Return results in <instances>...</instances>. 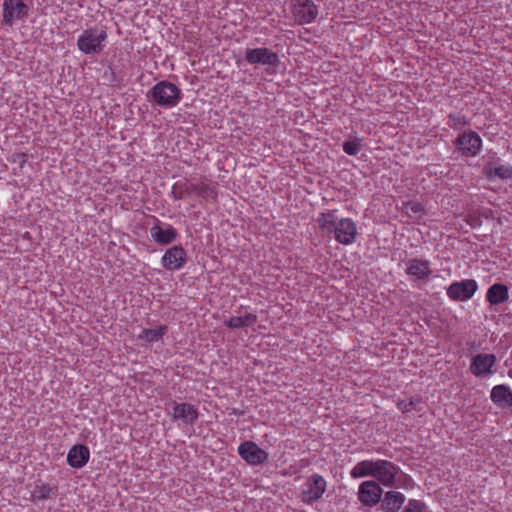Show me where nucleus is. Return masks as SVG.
I'll return each instance as SVG.
<instances>
[{
	"label": "nucleus",
	"instance_id": "36",
	"mask_svg": "<svg viewBox=\"0 0 512 512\" xmlns=\"http://www.w3.org/2000/svg\"><path fill=\"white\" fill-rule=\"evenodd\" d=\"M353 147H354V156H356L357 153L360 151V148H361L360 140L357 139L356 137H354Z\"/></svg>",
	"mask_w": 512,
	"mask_h": 512
},
{
	"label": "nucleus",
	"instance_id": "29",
	"mask_svg": "<svg viewBox=\"0 0 512 512\" xmlns=\"http://www.w3.org/2000/svg\"><path fill=\"white\" fill-rule=\"evenodd\" d=\"M32 496L36 500H46L56 496V489L48 484H37L34 488Z\"/></svg>",
	"mask_w": 512,
	"mask_h": 512
},
{
	"label": "nucleus",
	"instance_id": "30",
	"mask_svg": "<svg viewBox=\"0 0 512 512\" xmlns=\"http://www.w3.org/2000/svg\"><path fill=\"white\" fill-rule=\"evenodd\" d=\"M338 220V217L334 213H327L322 214L319 217L318 223L323 230L331 233L333 229L336 227Z\"/></svg>",
	"mask_w": 512,
	"mask_h": 512
},
{
	"label": "nucleus",
	"instance_id": "24",
	"mask_svg": "<svg viewBox=\"0 0 512 512\" xmlns=\"http://www.w3.org/2000/svg\"><path fill=\"white\" fill-rule=\"evenodd\" d=\"M167 331L168 327L166 325H160L154 329H143L138 335V340L145 341L147 343L158 342L163 338Z\"/></svg>",
	"mask_w": 512,
	"mask_h": 512
},
{
	"label": "nucleus",
	"instance_id": "3",
	"mask_svg": "<svg viewBox=\"0 0 512 512\" xmlns=\"http://www.w3.org/2000/svg\"><path fill=\"white\" fill-rule=\"evenodd\" d=\"M29 6L23 0H3L2 23L12 27L16 21H25L29 15Z\"/></svg>",
	"mask_w": 512,
	"mask_h": 512
},
{
	"label": "nucleus",
	"instance_id": "26",
	"mask_svg": "<svg viewBox=\"0 0 512 512\" xmlns=\"http://www.w3.org/2000/svg\"><path fill=\"white\" fill-rule=\"evenodd\" d=\"M377 460H364L354 466V478L357 477H375Z\"/></svg>",
	"mask_w": 512,
	"mask_h": 512
},
{
	"label": "nucleus",
	"instance_id": "23",
	"mask_svg": "<svg viewBox=\"0 0 512 512\" xmlns=\"http://www.w3.org/2000/svg\"><path fill=\"white\" fill-rule=\"evenodd\" d=\"M257 322V315L248 313L244 316H232L224 321L225 326L231 329H239L243 327H250Z\"/></svg>",
	"mask_w": 512,
	"mask_h": 512
},
{
	"label": "nucleus",
	"instance_id": "21",
	"mask_svg": "<svg viewBox=\"0 0 512 512\" xmlns=\"http://www.w3.org/2000/svg\"><path fill=\"white\" fill-rule=\"evenodd\" d=\"M509 298V290L505 284L495 283L491 285L486 293V299L490 305H499L507 301Z\"/></svg>",
	"mask_w": 512,
	"mask_h": 512
},
{
	"label": "nucleus",
	"instance_id": "20",
	"mask_svg": "<svg viewBox=\"0 0 512 512\" xmlns=\"http://www.w3.org/2000/svg\"><path fill=\"white\" fill-rule=\"evenodd\" d=\"M406 272L416 279L426 280L431 274V269L427 260L414 258L408 261Z\"/></svg>",
	"mask_w": 512,
	"mask_h": 512
},
{
	"label": "nucleus",
	"instance_id": "17",
	"mask_svg": "<svg viewBox=\"0 0 512 512\" xmlns=\"http://www.w3.org/2000/svg\"><path fill=\"white\" fill-rule=\"evenodd\" d=\"M90 458V452L85 445H74L67 454V463L76 469L84 467Z\"/></svg>",
	"mask_w": 512,
	"mask_h": 512
},
{
	"label": "nucleus",
	"instance_id": "22",
	"mask_svg": "<svg viewBox=\"0 0 512 512\" xmlns=\"http://www.w3.org/2000/svg\"><path fill=\"white\" fill-rule=\"evenodd\" d=\"M332 232L338 242L350 244L352 242V220L348 218L339 219Z\"/></svg>",
	"mask_w": 512,
	"mask_h": 512
},
{
	"label": "nucleus",
	"instance_id": "31",
	"mask_svg": "<svg viewBox=\"0 0 512 512\" xmlns=\"http://www.w3.org/2000/svg\"><path fill=\"white\" fill-rule=\"evenodd\" d=\"M468 124L466 117L462 114L456 113L448 115V125L453 129H460Z\"/></svg>",
	"mask_w": 512,
	"mask_h": 512
},
{
	"label": "nucleus",
	"instance_id": "38",
	"mask_svg": "<svg viewBox=\"0 0 512 512\" xmlns=\"http://www.w3.org/2000/svg\"><path fill=\"white\" fill-rule=\"evenodd\" d=\"M353 236H354V238L356 237V231L355 230H354Z\"/></svg>",
	"mask_w": 512,
	"mask_h": 512
},
{
	"label": "nucleus",
	"instance_id": "32",
	"mask_svg": "<svg viewBox=\"0 0 512 512\" xmlns=\"http://www.w3.org/2000/svg\"><path fill=\"white\" fill-rule=\"evenodd\" d=\"M420 403H421L420 398H410L409 400L399 401L397 404V407L401 412L407 413L413 409H417V407Z\"/></svg>",
	"mask_w": 512,
	"mask_h": 512
},
{
	"label": "nucleus",
	"instance_id": "10",
	"mask_svg": "<svg viewBox=\"0 0 512 512\" xmlns=\"http://www.w3.org/2000/svg\"><path fill=\"white\" fill-rule=\"evenodd\" d=\"M496 362L497 358L494 354L479 353L472 357L469 369L475 377H486L496 372L493 369Z\"/></svg>",
	"mask_w": 512,
	"mask_h": 512
},
{
	"label": "nucleus",
	"instance_id": "1",
	"mask_svg": "<svg viewBox=\"0 0 512 512\" xmlns=\"http://www.w3.org/2000/svg\"><path fill=\"white\" fill-rule=\"evenodd\" d=\"M148 95L158 106L168 109L177 106L182 99L181 89L167 80L156 83Z\"/></svg>",
	"mask_w": 512,
	"mask_h": 512
},
{
	"label": "nucleus",
	"instance_id": "2",
	"mask_svg": "<svg viewBox=\"0 0 512 512\" xmlns=\"http://www.w3.org/2000/svg\"><path fill=\"white\" fill-rule=\"evenodd\" d=\"M107 32L102 28H88L77 39L78 49L87 55L100 54L106 45Z\"/></svg>",
	"mask_w": 512,
	"mask_h": 512
},
{
	"label": "nucleus",
	"instance_id": "16",
	"mask_svg": "<svg viewBox=\"0 0 512 512\" xmlns=\"http://www.w3.org/2000/svg\"><path fill=\"white\" fill-rule=\"evenodd\" d=\"M483 172L487 178L497 177L501 180L512 178V166L500 164L499 159H490L483 167Z\"/></svg>",
	"mask_w": 512,
	"mask_h": 512
},
{
	"label": "nucleus",
	"instance_id": "25",
	"mask_svg": "<svg viewBox=\"0 0 512 512\" xmlns=\"http://www.w3.org/2000/svg\"><path fill=\"white\" fill-rule=\"evenodd\" d=\"M397 209L410 218H420L425 212L424 206L418 201H402Z\"/></svg>",
	"mask_w": 512,
	"mask_h": 512
},
{
	"label": "nucleus",
	"instance_id": "12",
	"mask_svg": "<svg viewBox=\"0 0 512 512\" xmlns=\"http://www.w3.org/2000/svg\"><path fill=\"white\" fill-rule=\"evenodd\" d=\"M187 261V254L181 245H175L164 253L161 258V264L166 270H180Z\"/></svg>",
	"mask_w": 512,
	"mask_h": 512
},
{
	"label": "nucleus",
	"instance_id": "34",
	"mask_svg": "<svg viewBox=\"0 0 512 512\" xmlns=\"http://www.w3.org/2000/svg\"><path fill=\"white\" fill-rule=\"evenodd\" d=\"M396 481L399 482V484L405 486V487H408L410 486V484L412 483V479L410 476H408L407 474L403 473V472H399V474L397 475L396 477Z\"/></svg>",
	"mask_w": 512,
	"mask_h": 512
},
{
	"label": "nucleus",
	"instance_id": "33",
	"mask_svg": "<svg viewBox=\"0 0 512 512\" xmlns=\"http://www.w3.org/2000/svg\"><path fill=\"white\" fill-rule=\"evenodd\" d=\"M402 512H428V508L424 502L410 499Z\"/></svg>",
	"mask_w": 512,
	"mask_h": 512
},
{
	"label": "nucleus",
	"instance_id": "19",
	"mask_svg": "<svg viewBox=\"0 0 512 512\" xmlns=\"http://www.w3.org/2000/svg\"><path fill=\"white\" fill-rule=\"evenodd\" d=\"M406 498L404 494L398 491H388L381 499V509L384 512H398L403 506Z\"/></svg>",
	"mask_w": 512,
	"mask_h": 512
},
{
	"label": "nucleus",
	"instance_id": "7",
	"mask_svg": "<svg viewBox=\"0 0 512 512\" xmlns=\"http://www.w3.org/2000/svg\"><path fill=\"white\" fill-rule=\"evenodd\" d=\"M454 145L463 156L475 157L482 148V139L475 131L460 134L454 141Z\"/></svg>",
	"mask_w": 512,
	"mask_h": 512
},
{
	"label": "nucleus",
	"instance_id": "15",
	"mask_svg": "<svg viewBox=\"0 0 512 512\" xmlns=\"http://www.w3.org/2000/svg\"><path fill=\"white\" fill-rule=\"evenodd\" d=\"M149 231L151 238L160 245H169L178 237L177 229L170 224H156Z\"/></svg>",
	"mask_w": 512,
	"mask_h": 512
},
{
	"label": "nucleus",
	"instance_id": "5",
	"mask_svg": "<svg viewBox=\"0 0 512 512\" xmlns=\"http://www.w3.org/2000/svg\"><path fill=\"white\" fill-rule=\"evenodd\" d=\"M326 481L319 474H312L303 483L301 488V499L306 504H312L319 500L326 491Z\"/></svg>",
	"mask_w": 512,
	"mask_h": 512
},
{
	"label": "nucleus",
	"instance_id": "14",
	"mask_svg": "<svg viewBox=\"0 0 512 512\" xmlns=\"http://www.w3.org/2000/svg\"><path fill=\"white\" fill-rule=\"evenodd\" d=\"M171 417L173 421L181 420L184 424H194L198 417L199 412L196 406L190 403H173Z\"/></svg>",
	"mask_w": 512,
	"mask_h": 512
},
{
	"label": "nucleus",
	"instance_id": "18",
	"mask_svg": "<svg viewBox=\"0 0 512 512\" xmlns=\"http://www.w3.org/2000/svg\"><path fill=\"white\" fill-rule=\"evenodd\" d=\"M491 401L501 408L512 407V391L504 384L496 385L490 392Z\"/></svg>",
	"mask_w": 512,
	"mask_h": 512
},
{
	"label": "nucleus",
	"instance_id": "27",
	"mask_svg": "<svg viewBox=\"0 0 512 512\" xmlns=\"http://www.w3.org/2000/svg\"><path fill=\"white\" fill-rule=\"evenodd\" d=\"M196 194V184L176 182L171 191V195L175 200H180L185 196Z\"/></svg>",
	"mask_w": 512,
	"mask_h": 512
},
{
	"label": "nucleus",
	"instance_id": "8",
	"mask_svg": "<svg viewBox=\"0 0 512 512\" xmlns=\"http://www.w3.org/2000/svg\"><path fill=\"white\" fill-rule=\"evenodd\" d=\"M237 451L239 456L252 466L263 465L267 463L269 459L268 453L253 441L241 443Z\"/></svg>",
	"mask_w": 512,
	"mask_h": 512
},
{
	"label": "nucleus",
	"instance_id": "35",
	"mask_svg": "<svg viewBox=\"0 0 512 512\" xmlns=\"http://www.w3.org/2000/svg\"><path fill=\"white\" fill-rule=\"evenodd\" d=\"M343 150L346 154L352 155V141L348 140L343 144Z\"/></svg>",
	"mask_w": 512,
	"mask_h": 512
},
{
	"label": "nucleus",
	"instance_id": "6",
	"mask_svg": "<svg viewBox=\"0 0 512 512\" xmlns=\"http://www.w3.org/2000/svg\"><path fill=\"white\" fill-rule=\"evenodd\" d=\"M245 60L251 65H262L272 68H276L280 64L278 53L266 47L247 48Z\"/></svg>",
	"mask_w": 512,
	"mask_h": 512
},
{
	"label": "nucleus",
	"instance_id": "28",
	"mask_svg": "<svg viewBox=\"0 0 512 512\" xmlns=\"http://www.w3.org/2000/svg\"><path fill=\"white\" fill-rule=\"evenodd\" d=\"M196 195L201 197L202 199L216 200L217 198V189L215 185H210L204 182L196 183Z\"/></svg>",
	"mask_w": 512,
	"mask_h": 512
},
{
	"label": "nucleus",
	"instance_id": "4",
	"mask_svg": "<svg viewBox=\"0 0 512 512\" xmlns=\"http://www.w3.org/2000/svg\"><path fill=\"white\" fill-rule=\"evenodd\" d=\"M291 13L299 25L312 23L318 16V8L312 0H291Z\"/></svg>",
	"mask_w": 512,
	"mask_h": 512
},
{
	"label": "nucleus",
	"instance_id": "9",
	"mask_svg": "<svg viewBox=\"0 0 512 512\" xmlns=\"http://www.w3.org/2000/svg\"><path fill=\"white\" fill-rule=\"evenodd\" d=\"M478 289V284L474 279H464L455 281L447 288V296L457 302H463L471 299Z\"/></svg>",
	"mask_w": 512,
	"mask_h": 512
},
{
	"label": "nucleus",
	"instance_id": "37",
	"mask_svg": "<svg viewBox=\"0 0 512 512\" xmlns=\"http://www.w3.org/2000/svg\"><path fill=\"white\" fill-rule=\"evenodd\" d=\"M508 376H509L510 378H512V369H510V370L508 371Z\"/></svg>",
	"mask_w": 512,
	"mask_h": 512
},
{
	"label": "nucleus",
	"instance_id": "13",
	"mask_svg": "<svg viewBox=\"0 0 512 512\" xmlns=\"http://www.w3.org/2000/svg\"><path fill=\"white\" fill-rule=\"evenodd\" d=\"M400 472V468L388 460H377L375 477L381 484L386 487L395 486L396 477Z\"/></svg>",
	"mask_w": 512,
	"mask_h": 512
},
{
	"label": "nucleus",
	"instance_id": "11",
	"mask_svg": "<svg viewBox=\"0 0 512 512\" xmlns=\"http://www.w3.org/2000/svg\"><path fill=\"white\" fill-rule=\"evenodd\" d=\"M383 490L376 481L368 480L361 483L358 499L364 505L373 507L381 501Z\"/></svg>",
	"mask_w": 512,
	"mask_h": 512
}]
</instances>
